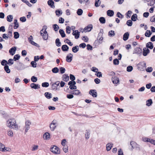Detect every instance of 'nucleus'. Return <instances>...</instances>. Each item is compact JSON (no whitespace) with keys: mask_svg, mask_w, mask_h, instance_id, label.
Instances as JSON below:
<instances>
[{"mask_svg":"<svg viewBox=\"0 0 155 155\" xmlns=\"http://www.w3.org/2000/svg\"><path fill=\"white\" fill-rule=\"evenodd\" d=\"M16 123V121L14 119L13 120L10 119L7 121V126L11 128H13V126L16 128L18 127V125L15 124Z\"/></svg>","mask_w":155,"mask_h":155,"instance_id":"f257e3e1","label":"nucleus"},{"mask_svg":"<svg viewBox=\"0 0 155 155\" xmlns=\"http://www.w3.org/2000/svg\"><path fill=\"white\" fill-rule=\"evenodd\" d=\"M137 67L138 70L143 71L146 67V63L144 61L140 62L137 65Z\"/></svg>","mask_w":155,"mask_h":155,"instance_id":"f03ea898","label":"nucleus"},{"mask_svg":"<svg viewBox=\"0 0 155 155\" xmlns=\"http://www.w3.org/2000/svg\"><path fill=\"white\" fill-rule=\"evenodd\" d=\"M59 81H57L55 83H52L51 82L50 83V85H51L52 89L53 90L56 91L58 90H59L60 87L59 86Z\"/></svg>","mask_w":155,"mask_h":155,"instance_id":"7ed1b4c3","label":"nucleus"},{"mask_svg":"<svg viewBox=\"0 0 155 155\" xmlns=\"http://www.w3.org/2000/svg\"><path fill=\"white\" fill-rule=\"evenodd\" d=\"M27 67L22 63L19 62L18 63L17 66H15V68L18 71H21L25 69Z\"/></svg>","mask_w":155,"mask_h":155,"instance_id":"20e7f679","label":"nucleus"},{"mask_svg":"<svg viewBox=\"0 0 155 155\" xmlns=\"http://www.w3.org/2000/svg\"><path fill=\"white\" fill-rule=\"evenodd\" d=\"M59 148L57 146L54 145L52 147H51L50 149V151L54 153L55 154H59L60 153Z\"/></svg>","mask_w":155,"mask_h":155,"instance_id":"39448f33","label":"nucleus"},{"mask_svg":"<svg viewBox=\"0 0 155 155\" xmlns=\"http://www.w3.org/2000/svg\"><path fill=\"white\" fill-rule=\"evenodd\" d=\"M142 53V50L140 47L136 48L134 49L133 54H141Z\"/></svg>","mask_w":155,"mask_h":155,"instance_id":"423d86ee","label":"nucleus"},{"mask_svg":"<svg viewBox=\"0 0 155 155\" xmlns=\"http://www.w3.org/2000/svg\"><path fill=\"white\" fill-rule=\"evenodd\" d=\"M93 28V26L92 24L89 25H88L84 28V31L85 32L90 31Z\"/></svg>","mask_w":155,"mask_h":155,"instance_id":"0eeeda50","label":"nucleus"},{"mask_svg":"<svg viewBox=\"0 0 155 155\" xmlns=\"http://www.w3.org/2000/svg\"><path fill=\"white\" fill-rule=\"evenodd\" d=\"M132 145L134 147L138 150H140V145L136 142L134 141H131L130 142V145Z\"/></svg>","mask_w":155,"mask_h":155,"instance_id":"6e6552de","label":"nucleus"},{"mask_svg":"<svg viewBox=\"0 0 155 155\" xmlns=\"http://www.w3.org/2000/svg\"><path fill=\"white\" fill-rule=\"evenodd\" d=\"M150 51L148 48L145 47L143 49V55L144 56H147L150 53Z\"/></svg>","mask_w":155,"mask_h":155,"instance_id":"1a4fd4ad","label":"nucleus"},{"mask_svg":"<svg viewBox=\"0 0 155 155\" xmlns=\"http://www.w3.org/2000/svg\"><path fill=\"white\" fill-rule=\"evenodd\" d=\"M89 94L94 97H96L97 96V93L95 90H90L89 91Z\"/></svg>","mask_w":155,"mask_h":155,"instance_id":"9d476101","label":"nucleus"},{"mask_svg":"<svg viewBox=\"0 0 155 155\" xmlns=\"http://www.w3.org/2000/svg\"><path fill=\"white\" fill-rule=\"evenodd\" d=\"M111 80L113 83L114 84H117L119 82V78L116 76H113Z\"/></svg>","mask_w":155,"mask_h":155,"instance_id":"9b49d317","label":"nucleus"},{"mask_svg":"<svg viewBox=\"0 0 155 155\" xmlns=\"http://www.w3.org/2000/svg\"><path fill=\"white\" fill-rule=\"evenodd\" d=\"M73 57V55L71 53H69L66 57V61L68 62H70L72 61Z\"/></svg>","mask_w":155,"mask_h":155,"instance_id":"f8f14e48","label":"nucleus"},{"mask_svg":"<svg viewBox=\"0 0 155 155\" xmlns=\"http://www.w3.org/2000/svg\"><path fill=\"white\" fill-rule=\"evenodd\" d=\"M80 33L78 30H75L72 33V34L74 36L75 38L76 39H78L79 38L80 36Z\"/></svg>","mask_w":155,"mask_h":155,"instance_id":"ddd939ff","label":"nucleus"},{"mask_svg":"<svg viewBox=\"0 0 155 155\" xmlns=\"http://www.w3.org/2000/svg\"><path fill=\"white\" fill-rule=\"evenodd\" d=\"M16 49V47L15 46H13L11 48L9 51L10 54L12 55H14Z\"/></svg>","mask_w":155,"mask_h":155,"instance_id":"4468645a","label":"nucleus"},{"mask_svg":"<svg viewBox=\"0 0 155 155\" xmlns=\"http://www.w3.org/2000/svg\"><path fill=\"white\" fill-rule=\"evenodd\" d=\"M30 87L32 88L35 89H38L40 88V86L38 84H36L35 83H32L30 84Z\"/></svg>","mask_w":155,"mask_h":155,"instance_id":"2eb2a0df","label":"nucleus"},{"mask_svg":"<svg viewBox=\"0 0 155 155\" xmlns=\"http://www.w3.org/2000/svg\"><path fill=\"white\" fill-rule=\"evenodd\" d=\"M48 5L52 8H55L54 2L53 0H49L47 2Z\"/></svg>","mask_w":155,"mask_h":155,"instance_id":"dca6fc26","label":"nucleus"},{"mask_svg":"<svg viewBox=\"0 0 155 155\" xmlns=\"http://www.w3.org/2000/svg\"><path fill=\"white\" fill-rule=\"evenodd\" d=\"M146 48L152 49L153 48V43L151 42H149L147 43L146 45Z\"/></svg>","mask_w":155,"mask_h":155,"instance_id":"f3484780","label":"nucleus"},{"mask_svg":"<svg viewBox=\"0 0 155 155\" xmlns=\"http://www.w3.org/2000/svg\"><path fill=\"white\" fill-rule=\"evenodd\" d=\"M62 80L66 82L68 81L69 80V76L68 74H63L62 76Z\"/></svg>","mask_w":155,"mask_h":155,"instance_id":"a211bd4d","label":"nucleus"},{"mask_svg":"<svg viewBox=\"0 0 155 155\" xmlns=\"http://www.w3.org/2000/svg\"><path fill=\"white\" fill-rule=\"evenodd\" d=\"M61 49L63 51H68L69 49L68 46L66 45H63L61 47Z\"/></svg>","mask_w":155,"mask_h":155,"instance_id":"6ab92c4d","label":"nucleus"},{"mask_svg":"<svg viewBox=\"0 0 155 155\" xmlns=\"http://www.w3.org/2000/svg\"><path fill=\"white\" fill-rule=\"evenodd\" d=\"M129 34L128 32H126L125 33L123 36V40L124 41H127L129 38Z\"/></svg>","mask_w":155,"mask_h":155,"instance_id":"aec40b11","label":"nucleus"},{"mask_svg":"<svg viewBox=\"0 0 155 155\" xmlns=\"http://www.w3.org/2000/svg\"><path fill=\"white\" fill-rule=\"evenodd\" d=\"M107 15L110 17L113 16L114 14V11L111 10H108L107 12Z\"/></svg>","mask_w":155,"mask_h":155,"instance_id":"412c9836","label":"nucleus"},{"mask_svg":"<svg viewBox=\"0 0 155 155\" xmlns=\"http://www.w3.org/2000/svg\"><path fill=\"white\" fill-rule=\"evenodd\" d=\"M79 47L78 45H76L75 46L73 47L72 48V51L74 53L77 52L79 51Z\"/></svg>","mask_w":155,"mask_h":155,"instance_id":"4be33fe9","label":"nucleus"},{"mask_svg":"<svg viewBox=\"0 0 155 155\" xmlns=\"http://www.w3.org/2000/svg\"><path fill=\"white\" fill-rule=\"evenodd\" d=\"M44 95L45 97L48 99H50L52 97V94L51 93L46 92Z\"/></svg>","mask_w":155,"mask_h":155,"instance_id":"5701e85b","label":"nucleus"},{"mask_svg":"<svg viewBox=\"0 0 155 155\" xmlns=\"http://www.w3.org/2000/svg\"><path fill=\"white\" fill-rule=\"evenodd\" d=\"M113 144L112 143H108L106 145V149L107 151H110L113 147Z\"/></svg>","mask_w":155,"mask_h":155,"instance_id":"b1692460","label":"nucleus"},{"mask_svg":"<svg viewBox=\"0 0 155 155\" xmlns=\"http://www.w3.org/2000/svg\"><path fill=\"white\" fill-rule=\"evenodd\" d=\"M146 105L148 107H149L153 103L152 100L151 99L147 100L146 101Z\"/></svg>","mask_w":155,"mask_h":155,"instance_id":"393cba45","label":"nucleus"},{"mask_svg":"<svg viewBox=\"0 0 155 155\" xmlns=\"http://www.w3.org/2000/svg\"><path fill=\"white\" fill-rule=\"evenodd\" d=\"M0 114H1L3 116V117L5 118H8V116L7 113L4 111L0 110Z\"/></svg>","mask_w":155,"mask_h":155,"instance_id":"a878e982","label":"nucleus"},{"mask_svg":"<svg viewBox=\"0 0 155 155\" xmlns=\"http://www.w3.org/2000/svg\"><path fill=\"white\" fill-rule=\"evenodd\" d=\"M152 34V32L150 30H147L146 31L144 35L146 37H149Z\"/></svg>","mask_w":155,"mask_h":155,"instance_id":"bb28decb","label":"nucleus"},{"mask_svg":"<svg viewBox=\"0 0 155 155\" xmlns=\"http://www.w3.org/2000/svg\"><path fill=\"white\" fill-rule=\"evenodd\" d=\"M73 91V92L72 93V94L76 95L80 94V95H81V93L80 91L76 89L75 90H74Z\"/></svg>","mask_w":155,"mask_h":155,"instance_id":"cd10ccee","label":"nucleus"},{"mask_svg":"<svg viewBox=\"0 0 155 155\" xmlns=\"http://www.w3.org/2000/svg\"><path fill=\"white\" fill-rule=\"evenodd\" d=\"M90 134V130H86L85 137L87 140L89 138Z\"/></svg>","mask_w":155,"mask_h":155,"instance_id":"c85d7f7f","label":"nucleus"},{"mask_svg":"<svg viewBox=\"0 0 155 155\" xmlns=\"http://www.w3.org/2000/svg\"><path fill=\"white\" fill-rule=\"evenodd\" d=\"M43 137L45 139H50V134L48 132H46L43 136Z\"/></svg>","mask_w":155,"mask_h":155,"instance_id":"c756f323","label":"nucleus"},{"mask_svg":"<svg viewBox=\"0 0 155 155\" xmlns=\"http://www.w3.org/2000/svg\"><path fill=\"white\" fill-rule=\"evenodd\" d=\"M59 33L62 38H64L66 36V35L64 31L62 29H60L59 30Z\"/></svg>","mask_w":155,"mask_h":155,"instance_id":"7c9ffc66","label":"nucleus"},{"mask_svg":"<svg viewBox=\"0 0 155 155\" xmlns=\"http://www.w3.org/2000/svg\"><path fill=\"white\" fill-rule=\"evenodd\" d=\"M14 21V29H17L19 26L18 23V20L17 19H15Z\"/></svg>","mask_w":155,"mask_h":155,"instance_id":"2f4dec72","label":"nucleus"},{"mask_svg":"<svg viewBox=\"0 0 155 155\" xmlns=\"http://www.w3.org/2000/svg\"><path fill=\"white\" fill-rule=\"evenodd\" d=\"M7 20L9 22H11L13 19V16L12 15H9L7 17Z\"/></svg>","mask_w":155,"mask_h":155,"instance_id":"473e14b6","label":"nucleus"},{"mask_svg":"<svg viewBox=\"0 0 155 155\" xmlns=\"http://www.w3.org/2000/svg\"><path fill=\"white\" fill-rule=\"evenodd\" d=\"M55 43L56 45L58 47H60L61 45V43L60 39L58 38H57L55 40Z\"/></svg>","mask_w":155,"mask_h":155,"instance_id":"72a5a7b5","label":"nucleus"},{"mask_svg":"<svg viewBox=\"0 0 155 155\" xmlns=\"http://www.w3.org/2000/svg\"><path fill=\"white\" fill-rule=\"evenodd\" d=\"M99 21L102 24H104L106 22L105 19L103 17H101L99 18Z\"/></svg>","mask_w":155,"mask_h":155,"instance_id":"f704fd0d","label":"nucleus"},{"mask_svg":"<svg viewBox=\"0 0 155 155\" xmlns=\"http://www.w3.org/2000/svg\"><path fill=\"white\" fill-rule=\"evenodd\" d=\"M137 15L136 14H134L132 15L131 17V20L132 21H135L137 19Z\"/></svg>","mask_w":155,"mask_h":155,"instance_id":"c9c22d12","label":"nucleus"},{"mask_svg":"<svg viewBox=\"0 0 155 155\" xmlns=\"http://www.w3.org/2000/svg\"><path fill=\"white\" fill-rule=\"evenodd\" d=\"M20 58V56L19 54H16L13 57L14 61H16L18 60Z\"/></svg>","mask_w":155,"mask_h":155,"instance_id":"e433bc0d","label":"nucleus"},{"mask_svg":"<svg viewBox=\"0 0 155 155\" xmlns=\"http://www.w3.org/2000/svg\"><path fill=\"white\" fill-rule=\"evenodd\" d=\"M4 69L6 72L7 73H9L11 72L9 68V66L8 65H6L4 66Z\"/></svg>","mask_w":155,"mask_h":155,"instance_id":"4c0bfd02","label":"nucleus"},{"mask_svg":"<svg viewBox=\"0 0 155 155\" xmlns=\"http://www.w3.org/2000/svg\"><path fill=\"white\" fill-rule=\"evenodd\" d=\"M54 30L55 31H58V30L59 29V26L57 24H54L52 25Z\"/></svg>","mask_w":155,"mask_h":155,"instance_id":"58836bf2","label":"nucleus"},{"mask_svg":"<svg viewBox=\"0 0 155 155\" xmlns=\"http://www.w3.org/2000/svg\"><path fill=\"white\" fill-rule=\"evenodd\" d=\"M14 38L15 39H17L20 36L18 32L15 31L14 32Z\"/></svg>","mask_w":155,"mask_h":155,"instance_id":"ea45409f","label":"nucleus"},{"mask_svg":"<svg viewBox=\"0 0 155 155\" xmlns=\"http://www.w3.org/2000/svg\"><path fill=\"white\" fill-rule=\"evenodd\" d=\"M101 4V1L100 0H95V6L96 7L99 6Z\"/></svg>","mask_w":155,"mask_h":155,"instance_id":"a19ab883","label":"nucleus"},{"mask_svg":"<svg viewBox=\"0 0 155 155\" xmlns=\"http://www.w3.org/2000/svg\"><path fill=\"white\" fill-rule=\"evenodd\" d=\"M57 126L55 125H53V124H50L49 127L50 130L51 131H54L56 128Z\"/></svg>","mask_w":155,"mask_h":155,"instance_id":"79ce46f5","label":"nucleus"},{"mask_svg":"<svg viewBox=\"0 0 155 155\" xmlns=\"http://www.w3.org/2000/svg\"><path fill=\"white\" fill-rule=\"evenodd\" d=\"M56 15L59 17L61 15L62 13V11L59 10H57L55 11Z\"/></svg>","mask_w":155,"mask_h":155,"instance_id":"37998d69","label":"nucleus"},{"mask_svg":"<svg viewBox=\"0 0 155 155\" xmlns=\"http://www.w3.org/2000/svg\"><path fill=\"white\" fill-rule=\"evenodd\" d=\"M52 71L53 73H57L59 72V69L57 67H54L52 69Z\"/></svg>","mask_w":155,"mask_h":155,"instance_id":"c03bdc74","label":"nucleus"},{"mask_svg":"<svg viewBox=\"0 0 155 155\" xmlns=\"http://www.w3.org/2000/svg\"><path fill=\"white\" fill-rule=\"evenodd\" d=\"M1 64L2 65L5 66L8 64V61L5 59L2 60L1 62Z\"/></svg>","mask_w":155,"mask_h":155,"instance_id":"a18cd8bd","label":"nucleus"},{"mask_svg":"<svg viewBox=\"0 0 155 155\" xmlns=\"http://www.w3.org/2000/svg\"><path fill=\"white\" fill-rule=\"evenodd\" d=\"M49 85V83L47 82H43L41 84V86L43 87H47Z\"/></svg>","mask_w":155,"mask_h":155,"instance_id":"49530a36","label":"nucleus"},{"mask_svg":"<svg viewBox=\"0 0 155 155\" xmlns=\"http://www.w3.org/2000/svg\"><path fill=\"white\" fill-rule=\"evenodd\" d=\"M115 33L114 31L113 30H111L108 32V35L110 37H113L115 35Z\"/></svg>","mask_w":155,"mask_h":155,"instance_id":"de8ad7c7","label":"nucleus"},{"mask_svg":"<svg viewBox=\"0 0 155 155\" xmlns=\"http://www.w3.org/2000/svg\"><path fill=\"white\" fill-rule=\"evenodd\" d=\"M13 59L10 58L8 60V64L9 66L11 65L14 64Z\"/></svg>","mask_w":155,"mask_h":155,"instance_id":"09e8293b","label":"nucleus"},{"mask_svg":"<svg viewBox=\"0 0 155 155\" xmlns=\"http://www.w3.org/2000/svg\"><path fill=\"white\" fill-rule=\"evenodd\" d=\"M83 13V10L81 8L78 9L77 12V13L78 15H81Z\"/></svg>","mask_w":155,"mask_h":155,"instance_id":"8fccbe9b","label":"nucleus"},{"mask_svg":"<svg viewBox=\"0 0 155 155\" xmlns=\"http://www.w3.org/2000/svg\"><path fill=\"white\" fill-rule=\"evenodd\" d=\"M59 70L60 74H62L65 73V69L64 67H60L59 68Z\"/></svg>","mask_w":155,"mask_h":155,"instance_id":"3c124183","label":"nucleus"},{"mask_svg":"<svg viewBox=\"0 0 155 155\" xmlns=\"http://www.w3.org/2000/svg\"><path fill=\"white\" fill-rule=\"evenodd\" d=\"M31 81L34 83L36 82L37 81L38 79L36 77L34 76H33L31 77Z\"/></svg>","mask_w":155,"mask_h":155,"instance_id":"603ef678","label":"nucleus"},{"mask_svg":"<svg viewBox=\"0 0 155 155\" xmlns=\"http://www.w3.org/2000/svg\"><path fill=\"white\" fill-rule=\"evenodd\" d=\"M101 42L98 40L97 39L94 41V45L95 46H98L99 44H101Z\"/></svg>","mask_w":155,"mask_h":155,"instance_id":"864d4df0","label":"nucleus"},{"mask_svg":"<svg viewBox=\"0 0 155 155\" xmlns=\"http://www.w3.org/2000/svg\"><path fill=\"white\" fill-rule=\"evenodd\" d=\"M133 70V67L132 66H128L127 68V71L128 72L131 71Z\"/></svg>","mask_w":155,"mask_h":155,"instance_id":"5fc2aeb1","label":"nucleus"},{"mask_svg":"<svg viewBox=\"0 0 155 155\" xmlns=\"http://www.w3.org/2000/svg\"><path fill=\"white\" fill-rule=\"evenodd\" d=\"M127 25L129 26H131L133 24L132 21L130 20H129L127 21Z\"/></svg>","mask_w":155,"mask_h":155,"instance_id":"6e6d98bb","label":"nucleus"},{"mask_svg":"<svg viewBox=\"0 0 155 155\" xmlns=\"http://www.w3.org/2000/svg\"><path fill=\"white\" fill-rule=\"evenodd\" d=\"M25 127L30 128V125L31 124V122L28 120L26 121L25 122Z\"/></svg>","mask_w":155,"mask_h":155,"instance_id":"4d7b16f0","label":"nucleus"},{"mask_svg":"<svg viewBox=\"0 0 155 155\" xmlns=\"http://www.w3.org/2000/svg\"><path fill=\"white\" fill-rule=\"evenodd\" d=\"M116 16L122 19L124 18V15L119 12H118L117 13Z\"/></svg>","mask_w":155,"mask_h":155,"instance_id":"13d9d810","label":"nucleus"},{"mask_svg":"<svg viewBox=\"0 0 155 155\" xmlns=\"http://www.w3.org/2000/svg\"><path fill=\"white\" fill-rule=\"evenodd\" d=\"M30 64L31 65V67H32L34 68L36 67L37 63L36 62L34 61H32L31 62Z\"/></svg>","mask_w":155,"mask_h":155,"instance_id":"bf43d9fd","label":"nucleus"},{"mask_svg":"<svg viewBox=\"0 0 155 155\" xmlns=\"http://www.w3.org/2000/svg\"><path fill=\"white\" fill-rule=\"evenodd\" d=\"M69 88L71 90H76L77 89V86L75 85H69Z\"/></svg>","mask_w":155,"mask_h":155,"instance_id":"052dcab7","label":"nucleus"},{"mask_svg":"<svg viewBox=\"0 0 155 155\" xmlns=\"http://www.w3.org/2000/svg\"><path fill=\"white\" fill-rule=\"evenodd\" d=\"M119 63V61L117 58H115L113 60V64L115 65H118Z\"/></svg>","mask_w":155,"mask_h":155,"instance_id":"680f3d73","label":"nucleus"},{"mask_svg":"<svg viewBox=\"0 0 155 155\" xmlns=\"http://www.w3.org/2000/svg\"><path fill=\"white\" fill-rule=\"evenodd\" d=\"M5 145L1 143H0V151L4 152V148H5Z\"/></svg>","mask_w":155,"mask_h":155,"instance_id":"e2e57ef3","label":"nucleus"},{"mask_svg":"<svg viewBox=\"0 0 155 155\" xmlns=\"http://www.w3.org/2000/svg\"><path fill=\"white\" fill-rule=\"evenodd\" d=\"M82 39L85 42H87L89 40L88 38L86 36H83Z\"/></svg>","mask_w":155,"mask_h":155,"instance_id":"0e129e2a","label":"nucleus"},{"mask_svg":"<svg viewBox=\"0 0 155 155\" xmlns=\"http://www.w3.org/2000/svg\"><path fill=\"white\" fill-rule=\"evenodd\" d=\"M71 28L70 26H68L66 28V32L68 34H69L71 32Z\"/></svg>","mask_w":155,"mask_h":155,"instance_id":"69168bd1","label":"nucleus"},{"mask_svg":"<svg viewBox=\"0 0 155 155\" xmlns=\"http://www.w3.org/2000/svg\"><path fill=\"white\" fill-rule=\"evenodd\" d=\"M146 70L147 72L150 73L153 71V68L151 67H148L146 69Z\"/></svg>","mask_w":155,"mask_h":155,"instance_id":"338daca9","label":"nucleus"},{"mask_svg":"<svg viewBox=\"0 0 155 155\" xmlns=\"http://www.w3.org/2000/svg\"><path fill=\"white\" fill-rule=\"evenodd\" d=\"M87 49V50H92L93 47L90 44H87L86 45Z\"/></svg>","mask_w":155,"mask_h":155,"instance_id":"774afa93","label":"nucleus"}]
</instances>
